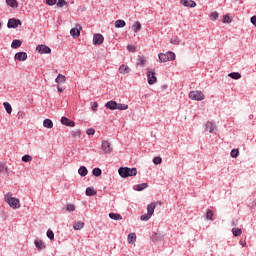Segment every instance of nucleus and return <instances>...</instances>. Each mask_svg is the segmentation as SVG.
Returning <instances> with one entry per match:
<instances>
[{"instance_id":"b1692460","label":"nucleus","mask_w":256,"mask_h":256,"mask_svg":"<svg viewBox=\"0 0 256 256\" xmlns=\"http://www.w3.org/2000/svg\"><path fill=\"white\" fill-rule=\"evenodd\" d=\"M132 30L134 33H139L141 31V22L137 21L132 25Z\"/></svg>"},{"instance_id":"09e8293b","label":"nucleus","mask_w":256,"mask_h":256,"mask_svg":"<svg viewBox=\"0 0 256 256\" xmlns=\"http://www.w3.org/2000/svg\"><path fill=\"white\" fill-rule=\"evenodd\" d=\"M66 211H75V206L73 204H68L67 207H66Z\"/></svg>"},{"instance_id":"72a5a7b5","label":"nucleus","mask_w":256,"mask_h":256,"mask_svg":"<svg viewBox=\"0 0 256 256\" xmlns=\"http://www.w3.org/2000/svg\"><path fill=\"white\" fill-rule=\"evenodd\" d=\"M228 77H231V79H241V73L232 72V73L228 74Z\"/></svg>"},{"instance_id":"c756f323","label":"nucleus","mask_w":256,"mask_h":256,"mask_svg":"<svg viewBox=\"0 0 256 256\" xmlns=\"http://www.w3.org/2000/svg\"><path fill=\"white\" fill-rule=\"evenodd\" d=\"M116 109L118 111H127V109H129V105L117 103Z\"/></svg>"},{"instance_id":"423d86ee","label":"nucleus","mask_w":256,"mask_h":256,"mask_svg":"<svg viewBox=\"0 0 256 256\" xmlns=\"http://www.w3.org/2000/svg\"><path fill=\"white\" fill-rule=\"evenodd\" d=\"M147 77L149 85H155V83H157V76H155V71L147 69Z\"/></svg>"},{"instance_id":"58836bf2","label":"nucleus","mask_w":256,"mask_h":256,"mask_svg":"<svg viewBox=\"0 0 256 256\" xmlns=\"http://www.w3.org/2000/svg\"><path fill=\"white\" fill-rule=\"evenodd\" d=\"M46 235H47L48 239H50V241H53V239H55V234L53 233V230H51V229H49L46 232Z\"/></svg>"},{"instance_id":"f03ea898","label":"nucleus","mask_w":256,"mask_h":256,"mask_svg":"<svg viewBox=\"0 0 256 256\" xmlns=\"http://www.w3.org/2000/svg\"><path fill=\"white\" fill-rule=\"evenodd\" d=\"M120 177L127 179V177H135L137 175V168L121 167L118 170Z\"/></svg>"},{"instance_id":"e433bc0d","label":"nucleus","mask_w":256,"mask_h":256,"mask_svg":"<svg viewBox=\"0 0 256 256\" xmlns=\"http://www.w3.org/2000/svg\"><path fill=\"white\" fill-rule=\"evenodd\" d=\"M230 155L233 159H237L239 157V149H233Z\"/></svg>"},{"instance_id":"ea45409f","label":"nucleus","mask_w":256,"mask_h":256,"mask_svg":"<svg viewBox=\"0 0 256 256\" xmlns=\"http://www.w3.org/2000/svg\"><path fill=\"white\" fill-rule=\"evenodd\" d=\"M22 161H24V163H29L30 161H33V157L26 154L22 157Z\"/></svg>"},{"instance_id":"c9c22d12","label":"nucleus","mask_w":256,"mask_h":256,"mask_svg":"<svg viewBox=\"0 0 256 256\" xmlns=\"http://www.w3.org/2000/svg\"><path fill=\"white\" fill-rule=\"evenodd\" d=\"M92 173H93L94 177H101V173H102L101 168H94L92 170Z\"/></svg>"},{"instance_id":"8fccbe9b","label":"nucleus","mask_w":256,"mask_h":256,"mask_svg":"<svg viewBox=\"0 0 256 256\" xmlns=\"http://www.w3.org/2000/svg\"><path fill=\"white\" fill-rule=\"evenodd\" d=\"M223 23H231V17H229V15H225L223 18Z\"/></svg>"},{"instance_id":"37998d69","label":"nucleus","mask_w":256,"mask_h":256,"mask_svg":"<svg viewBox=\"0 0 256 256\" xmlns=\"http://www.w3.org/2000/svg\"><path fill=\"white\" fill-rule=\"evenodd\" d=\"M170 43H171L172 45H179V43H181V40H179V38H172V39L170 40Z\"/></svg>"},{"instance_id":"dca6fc26","label":"nucleus","mask_w":256,"mask_h":256,"mask_svg":"<svg viewBox=\"0 0 256 256\" xmlns=\"http://www.w3.org/2000/svg\"><path fill=\"white\" fill-rule=\"evenodd\" d=\"M182 5H184V7H197V3H195V1L193 0H182Z\"/></svg>"},{"instance_id":"a211bd4d","label":"nucleus","mask_w":256,"mask_h":256,"mask_svg":"<svg viewBox=\"0 0 256 256\" xmlns=\"http://www.w3.org/2000/svg\"><path fill=\"white\" fill-rule=\"evenodd\" d=\"M109 217L110 219H113V221H121L123 219V216H121V214H117V213H109Z\"/></svg>"},{"instance_id":"f704fd0d","label":"nucleus","mask_w":256,"mask_h":256,"mask_svg":"<svg viewBox=\"0 0 256 256\" xmlns=\"http://www.w3.org/2000/svg\"><path fill=\"white\" fill-rule=\"evenodd\" d=\"M232 233H233L234 237H239L241 235V233H243V230H241L240 228H233Z\"/></svg>"},{"instance_id":"a19ab883","label":"nucleus","mask_w":256,"mask_h":256,"mask_svg":"<svg viewBox=\"0 0 256 256\" xmlns=\"http://www.w3.org/2000/svg\"><path fill=\"white\" fill-rule=\"evenodd\" d=\"M135 239H137V235H135V233H130L128 235V243H133V241H135Z\"/></svg>"},{"instance_id":"4d7b16f0","label":"nucleus","mask_w":256,"mask_h":256,"mask_svg":"<svg viewBox=\"0 0 256 256\" xmlns=\"http://www.w3.org/2000/svg\"><path fill=\"white\" fill-rule=\"evenodd\" d=\"M57 89H58V93H63V88L58 86Z\"/></svg>"},{"instance_id":"79ce46f5","label":"nucleus","mask_w":256,"mask_h":256,"mask_svg":"<svg viewBox=\"0 0 256 256\" xmlns=\"http://www.w3.org/2000/svg\"><path fill=\"white\" fill-rule=\"evenodd\" d=\"M57 3V7H65V5H67V1H65V0H58V2H56Z\"/></svg>"},{"instance_id":"2eb2a0df","label":"nucleus","mask_w":256,"mask_h":256,"mask_svg":"<svg viewBox=\"0 0 256 256\" xmlns=\"http://www.w3.org/2000/svg\"><path fill=\"white\" fill-rule=\"evenodd\" d=\"M105 107L107 109H110L111 111H115V109H117V102L111 100V101H108L106 104H105Z\"/></svg>"},{"instance_id":"39448f33","label":"nucleus","mask_w":256,"mask_h":256,"mask_svg":"<svg viewBox=\"0 0 256 256\" xmlns=\"http://www.w3.org/2000/svg\"><path fill=\"white\" fill-rule=\"evenodd\" d=\"M189 99L192 101H203L205 99V94L199 90L191 91L189 93Z\"/></svg>"},{"instance_id":"f3484780","label":"nucleus","mask_w":256,"mask_h":256,"mask_svg":"<svg viewBox=\"0 0 256 256\" xmlns=\"http://www.w3.org/2000/svg\"><path fill=\"white\" fill-rule=\"evenodd\" d=\"M87 173H89V170H87V167L85 166H81L78 169V174L80 175V177H87Z\"/></svg>"},{"instance_id":"6ab92c4d","label":"nucleus","mask_w":256,"mask_h":256,"mask_svg":"<svg viewBox=\"0 0 256 256\" xmlns=\"http://www.w3.org/2000/svg\"><path fill=\"white\" fill-rule=\"evenodd\" d=\"M83 227H85V223L81 222V221H77L73 225V229H75V231H81V229H83Z\"/></svg>"},{"instance_id":"603ef678","label":"nucleus","mask_w":256,"mask_h":256,"mask_svg":"<svg viewBox=\"0 0 256 256\" xmlns=\"http://www.w3.org/2000/svg\"><path fill=\"white\" fill-rule=\"evenodd\" d=\"M218 17H219V13H217V12L211 13V19H213V21H215V19H218Z\"/></svg>"},{"instance_id":"de8ad7c7","label":"nucleus","mask_w":256,"mask_h":256,"mask_svg":"<svg viewBox=\"0 0 256 256\" xmlns=\"http://www.w3.org/2000/svg\"><path fill=\"white\" fill-rule=\"evenodd\" d=\"M72 137L76 139V137H81V130H77L72 132Z\"/></svg>"},{"instance_id":"0eeeda50","label":"nucleus","mask_w":256,"mask_h":256,"mask_svg":"<svg viewBox=\"0 0 256 256\" xmlns=\"http://www.w3.org/2000/svg\"><path fill=\"white\" fill-rule=\"evenodd\" d=\"M19 25H21V20L15 18L9 19L7 23L8 29H17Z\"/></svg>"},{"instance_id":"f8f14e48","label":"nucleus","mask_w":256,"mask_h":256,"mask_svg":"<svg viewBox=\"0 0 256 256\" xmlns=\"http://www.w3.org/2000/svg\"><path fill=\"white\" fill-rule=\"evenodd\" d=\"M62 125H65L66 127H75V122L71 121L69 118L63 116L61 118Z\"/></svg>"},{"instance_id":"f257e3e1","label":"nucleus","mask_w":256,"mask_h":256,"mask_svg":"<svg viewBox=\"0 0 256 256\" xmlns=\"http://www.w3.org/2000/svg\"><path fill=\"white\" fill-rule=\"evenodd\" d=\"M4 201H6L12 209H19V207H21V202H19V199L13 197L12 193H7L4 196Z\"/></svg>"},{"instance_id":"6e6d98bb","label":"nucleus","mask_w":256,"mask_h":256,"mask_svg":"<svg viewBox=\"0 0 256 256\" xmlns=\"http://www.w3.org/2000/svg\"><path fill=\"white\" fill-rule=\"evenodd\" d=\"M240 245L242 247H247V242L243 241V240H240Z\"/></svg>"},{"instance_id":"aec40b11","label":"nucleus","mask_w":256,"mask_h":256,"mask_svg":"<svg viewBox=\"0 0 256 256\" xmlns=\"http://www.w3.org/2000/svg\"><path fill=\"white\" fill-rule=\"evenodd\" d=\"M6 4L8 7H13L14 9H17L19 7V2L17 0H6Z\"/></svg>"},{"instance_id":"864d4df0","label":"nucleus","mask_w":256,"mask_h":256,"mask_svg":"<svg viewBox=\"0 0 256 256\" xmlns=\"http://www.w3.org/2000/svg\"><path fill=\"white\" fill-rule=\"evenodd\" d=\"M86 133H87V135H95V129L89 128V129H87Z\"/></svg>"},{"instance_id":"4c0bfd02","label":"nucleus","mask_w":256,"mask_h":256,"mask_svg":"<svg viewBox=\"0 0 256 256\" xmlns=\"http://www.w3.org/2000/svg\"><path fill=\"white\" fill-rule=\"evenodd\" d=\"M161 163H163V159L161 157H159V156L154 157V159H153L154 165H161Z\"/></svg>"},{"instance_id":"ddd939ff","label":"nucleus","mask_w":256,"mask_h":256,"mask_svg":"<svg viewBox=\"0 0 256 256\" xmlns=\"http://www.w3.org/2000/svg\"><path fill=\"white\" fill-rule=\"evenodd\" d=\"M16 61H27V54L25 52H18L15 54Z\"/></svg>"},{"instance_id":"393cba45","label":"nucleus","mask_w":256,"mask_h":256,"mask_svg":"<svg viewBox=\"0 0 256 256\" xmlns=\"http://www.w3.org/2000/svg\"><path fill=\"white\" fill-rule=\"evenodd\" d=\"M126 25H127V23L125 22V20H117L115 22L116 29H121V28L125 27Z\"/></svg>"},{"instance_id":"20e7f679","label":"nucleus","mask_w":256,"mask_h":256,"mask_svg":"<svg viewBox=\"0 0 256 256\" xmlns=\"http://www.w3.org/2000/svg\"><path fill=\"white\" fill-rule=\"evenodd\" d=\"M158 59L160 63H167V61H175L176 55L174 52L168 51L166 53H159Z\"/></svg>"},{"instance_id":"6e6552de","label":"nucleus","mask_w":256,"mask_h":256,"mask_svg":"<svg viewBox=\"0 0 256 256\" xmlns=\"http://www.w3.org/2000/svg\"><path fill=\"white\" fill-rule=\"evenodd\" d=\"M102 151L105 155L112 153L113 148H111V143H109V141H102Z\"/></svg>"},{"instance_id":"473e14b6","label":"nucleus","mask_w":256,"mask_h":256,"mask_svg":"<svg viewBox=\"0 0 256 256\" xmlns=\"http://www.w3.org/2000/svg\"><path fill=\"white\" fill-rule=\"evenodd\" d=\"M35 246L39 250L45 249V243H43V241H41V240H35Z\"/></svg>"},{"instance_id":"9d476101","label":"nucleus","mask_w":256,"mask_h":256,"mask_svg":"<svg viewBox=\"0 0 256 256\" xmlns=\"http://www.w3.org/2000/svg\"><path fill=\"white\" fill-rule=\"evenodd\" d=\"M70 35H72V37L74 39H77L78 37H80V35H81V25L77 24L76 28H72L70 30Z\"/></svg>"},{"instance_id":"1a4fd4ad","label":"nucleus","mask_w":256,"mask_h":256,"mask_svg":"<svg viewBox=\"0 0 256 256\" xmlns=\"http://www.w3.org/2000/svg\"><path fill=\"white\" fill-rule=\"evenodd\" d=\"M36 51L40 53V55H45L51 53V48L46 45H38Z\"/></svg>"},{"instance_id":"49530a36","label":"nucleus","mask_w":256,"mask_h":256,"mask_svg":"<svg viewBox=\"0 0 256 256\" xmlns=\"http://www.w3.org/2000/svg\"><path fill=\"white\" fill-rule=\"evenodd\" d=\"M46 5L53 7V5H57V0H46Z\"/></svg>"},{"instance_id":"a18cd8bd","label":"nucleus","mask_w":256,"mask_h":256,"mask_svg":"<svg viewBox=\"0 0 256 256\" xmlns=\"http://www.w3.org/2000/svg\"><path fill=\"white\" fill-rule=\"evenodd\" d=\"M206 219H208V220L213 219V211L212 210H207Z\"/></svg>"},{"instance_id":"c85d7f7f","label":"nucleus","mask_w":256,"mask_h":256,"mask_svg":"<svg viewBox=\"0 0 256 256\" xmlns=\"http://www.w3.org/2000/svg\"><path fill=\"white\" fill-rule=\"evenodd\" d=\"M206 129L209 133H213V131H215V124L213 122H207Z\"/></svg>"},{"instance_id":"a878e982","label":"nucleus","mask_w":256,"mask_h":256,"mask_svg":"<svg viewBox=\"0 0 256 256\" xmlns=\"http://www.w3.org/2000/svg\"><path fill=\"white\" fill-rule=\"evenodd\" d=\"M0 173L2 175H7L9 173V168H7V165L3 163L0 164Z\"/></svg>"},{"instance_id":"4468645a","label":"nucleus","mask_w":256,"mask_h":256,"mask_svg":"<svg viewBox=\"0 0 256 256\" xmlns=\"http://www.w3.org/2000/svg\"><path fill=\"white\" fill-rule=\"evenodd\" d=\"M119 73H121L122 75H127V73H131V68H129L127 65L122 64L119 67Z\"/></svg>"},{"instance_id":"9b49d317","label":"nucleus","mask_w":256,"mask_h":256,"mask_svg":"<svg viewBox=\"0 0 256 256\" xmlns=\"http://www.w3.org/2000/svg\"><path fill=\"white\" fill-rule=\"evenodd\" d=\"M105 38L101 34H94L93 36V45H101Z\"/></svg>"},{"instance_id":"bb28decb","label":"nucleus","mask_w":256,"mask_h":256,"mask_svg":"<svg viewBox=\"0 0 256 256\" xmlns=\"http://www.w3.org/2000/svg\"><path fill=\"white\" fill-rule=\"evenodd\" d=\"M86 195L88 197H93V196L97 195V191H95V189H93L91 187H88V188H86Z\"/></svg>"},{"instance_id":"c03bdc74","label":"nucleus","mask_w":256,"mask_h":256,"mask_svg":"<svg viewBox=\"0 0 256 256\" xmlns=\"http://www.w3.org/2000/svg\"><path fill=\"white\" fill-rule=\"evenodd\" d=\"M127 50L130 51V53H135L137 51V48L131 44L127 46Z\"/></svg>"},{"instance_id":"7ed1b4c3","label":"nucleus","mask_w":256,"mask_h":256,"mask_svg":"<svg viewBox=\"0 0 256 256\" xmlns=\"http://www.w3.org/2000/svg\"><path fill=\"white\" fill-rule=\"evenodd\" d=\"M155 207H157V203H150L147 206V214H143L140 219L141 221H149L151 217H153V213H155Z\"/></svg>"},{"instance_id":"7c9ffc66","label":"nucleus","mask_w":256,"mask_h":256,"mask_svg":"<svg viewBox=\"0 0 256 256\" xmlns=\"http://www.w3.org/2000/svg\"><path fill=\"white\" fill-rule=\"evenodd\" d=\"M145 63H147V60L145 59L144 56H138V63L137 65L140 67H143V65H145Z\"/></svg>"},{"instance_id":"cd10ccee","label":"nucleus","mask_w":256,"mask_h":256,"mask_svg":"<svg viewBox=\"0 0 256 256\" xmlns=\"http://www.w3.org/2000/svg\"><path fill=\"white\" fill-rule=\"evenodd\" d=\"M3 105L6 109V113H8V115H11V113H13V107H11V104H9V102H4Z\"/></svg>"},{"instance_id":"2f4dec72","label":"nucleus","mask_w":256,"mask_h":256,"mask_svg":"<svg viewBox=\"0 0 256 256\" xmlns=\"http://www.w3.org/2000/svg\"><path fill=\"white\" fill-rule=\"evenodd\" d=\"M147 187H149V184L147 183L138 184L136 185V191H143L144 189H147Z\"/></svg>"},{"instance_id":"5fc2aeb1","label":"nucleus","mask_w":256,"mask_h":256,"mask_svg":"<svg viewBox=\"0 0 256 256\" xmlns=\"http://www.w3.org/2000/svg\"><path fill=\"white\" fill-rule=\"evenodd\" d=\"M19 117H20V119H25V117H26L25 112H19Z\"/></svg>"},{"instance_id":"3c124183","label":"nucleus","mask_w":256,"mask_h":256,"mask_svg":"<svg viewBox=\"0 0 256 256\" xmlns=\"http://www.w3.org/2000/svg\"><path fill=\"white\" fill-rule=\"evenodd\" d=\"M97 107H99V104L97 102H93L92 105H91V109L92 111H97Z\"/></svg>"},{"instance_id":"412c9836","label":"nucleus","mask_w":256,"mask_h":256,"mask_svg":"<svg viewBox=\"0 0 256 256\" xmlns=\"http://www.w3.org/2000/svg\"><path fill=\"white\" fill-rule=\"evenodd\" d=\"M43 127L46 129H53V121H51V119H45L43 121Z\"/></svg>"},{"instance_id":"5701e85b","label":"nucleus","mask_w":256,"mask_h":256,"mask_svg":"<svg viewBox=\"0 0 256 256\" xmlns=\"http://www.w3.org/2000/svg\"><path fill=\"white\" fill-rule=\"evenodd\" d=\"M66 81H67V78L63 74H59L55 79V83H58V84L65 83Z\"/></svg>"},{"instance_id":"4be33fe9","label":"nucleus","mask_w":256,"mask_h":256,"mask_svg":"<svg viewBox=\"0 0 256 256\" xmlns=\"http://www.w3.org/2000/svg\"><path fill=\"white\" fill-rule=\"evenodd\" d=\"M21 45H23V42H21V40H13L11 43V48L19 49V47H21Z\"/></svg>"}]
</instances>
